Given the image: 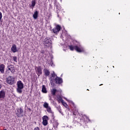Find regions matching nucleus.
<instances>
[{
    "instance_id": "1",
    "label": "nucleus",
    "mask_w": 130,
    "mask_h": 130,
    "mask_svg": "<svg viewBox=\"0 0 130 130\" xmlns=\"http://www.w3.org/2000/svg\"><path fill=\"white\" fill-rule=\"evenodd\" d=\"M51 77L50 78V83L51 85L53 84V81H55L56 84H61L62 83V79L59 77H56L54 79V77H55V74H54V72H53V74L51 75Z\"/></svg>"
},
{
    "instance_id": "2",
    "label": "nucleus",
    "mask_w": 130,
    "mask_h": 130,
    "mask_svg": "<svg viewBox=\"0 0 130 130\" xmlns=\"http://www.w3.org/2000/svg\"><path fill=\"white\" fill-rule=\"evenodd\" d=\"M44 44L45 45V48H47V47H51L52 42H51L50 38H46L44 40Z\"/></svg>"
},
{
    "instance_id": "3",
    "label": "nucleus",
    "mask_w": 130,
    "mask_h": 130,
    "mask_svg": "<svg viewBox=\"0 0 130 130\" xmlns=\"http://www.w3.org/2000/svg\"><path fill=\"white\" fill-rule=\"evenodd\" d=\"M24 88V84L22 83V81H19L17 82V91L18 93H22V89Z\"/></svg>"
},
{
    "instance_id": "4",
    "label": "nucleus",
    "mask_w": 130,
    "mask_h": 130,
    "mask_svg": "<svg viewBox=\"0 0 130 130\" xmlns=\"http://www.w3.org/2000/svg\"><path fill=\"white\" fill-rule=\"evenodd\" d=\"M69 48L71 50H74V49H75V50L77 51V52H82V51H83V50L81 49L77 46H75L74 47H73V46H69Z\"/></svg>"
},
{
    "instance_id": "5",
    "label": "nucleus",
    "mask_w": 130,
    "mask_h": 130,
    "mask_svg": "<svg viewBox=\"0 0 130 130\" xmlns=\"http://www.w3.org/2000/svg\"><path fill=\"white\" fill-rule=\"evenodd\" d=\"M14 81L15 79L12 76H9L7 78V82L8 84H10V85H13Z\"/></svg>"
},
{
    "instance_id": "6",
    "label": "nucleus",
    "mask_w": 130,
    "mask_h": 130,
    "mask_svg": "<svg viewBox=\"0 0 130 130\" xmlns=\"http://www.w3.org/2000/svg\"><path fill=\"white\" fill-rule=\"evenodd\" d=\"M24 113V111L22 108L17 109L16 114L18 117H23V113Z\"/></svg>"
},
{
    "instance_id": "7",
    "label": "nucleus",
    "mask_w": 130,
    "mask_h": 130,
    "mask_svg": "<svg viewBox=\"0 0 130 130\" xmlns=\"http://www.w3.org/2000/svg\"><path fill=\"white\" fill-rule=\"evenodd\" d=\"M60 29H61L60 26L59 25H57L56 26V27L53 28V33H58V32L60 31Z\"/></svg>"
},
{
    "instance_id": "8",
    "label": "nucleus",
    "mask_w": 130,
    "mask_h": 130,
    "mask_svg": "<svg viewBox=\"0 0 130 130\" xmlns=\"http://www.w3.org/2000/svg\"><path fill=\"white\" fill-rule=\"evenodd\" d=\"M48 117L47 116H44L43 117V125H47L48 122Z\"/></svg>"
},
{
    "instance_id": "9",
    "label": "nucleus",
    "mask_w": 130,
    "mask_h": 130,
    "mask_svg": "<svg viewBox=\"0 0 130 130\" xmlns=\"http://www.w3.org/2000/svg\"><path fill=\"white\" fill-rule=\"evenodd\" d=\"M35 69H36V72L37 74H38V76L42 74V70H41V67L40 66L37 67H36Z\"/></svg>"
},
{
    "instance_id": "10",
    "label": "nucleus",
    "mask_w": 130,
    "mask_h": 130,
    "mask_svg": "<svg viewBox=\"0 0 130 130\" xmlns=\"http://www.w3.org/2000/svg\"><path fill=\"white\" fill-rule=\"evenodd\" d=\"M8 71H7V72H8L9 73V71H10V72H11V73H12L13 74V73L15 72V67H14V66L13 65H9L8 66Z\"/></svg>"
},
{
    "instance_id": "11",
    "label": "nucleus",
    "mask_w": 130,
    "mask_h": 130,
    "mask_svg": "<svg viewBox=\"0 0 130 130\" xmlns=\"http://www.w3.org/2000/svg\"><path fill=\"white\" fill-rule=\"evenodd\" d=\"M11 51H12V52H14V53L18 51V49H17V46L16 45L14 44L12 45L11 47Z\"/></svg>"
},
{
    "instance_id": "12",
    "label": "nucleus",
    "mask_w": 130,
    "mask_h": 130,
    "mask_svg": "<svg viewBox=\"0 0 130 130\" xmlns=\"http://www.w3.org/2000/svg\"><path fill=\"white\" fill-rule=\"evenodd\" d=\"M0 72L2 74H4L5 73V65L4 64L0 65Z\"/></svg>"
},
{
    "instance_id": "13",
    "label": "nucleus",
    "mask_w": 130,
    "mask_h": 130,
    "mask_svg": "<svg viewBox=\"0 0 130 130\" xmlns=\"http://www.w3.org/2000/svg\"><path fill=\"white\" fill-rule=\"evenodd\" d=\"M6 96V92L4 90L0 91V99L4 98Z\"/></svg>"
},
{
    "instance_id": "14",
    "label": "nucleus",
    "mask_w": 130,
    "mask_h": 130,
    "mask_svg": "<svg viewBox=\"0 0 130 130\" xmlns=\"http://www.w3.org/2000/svg\"><path fill=\"white\" fill-rule=\"evenodd\" d=\"M34 19H35V20H36V19H37L38 18V11H36L34 12V14H33L32 16Z\"/></svg>"
},
{
    "instance_id": "15",
    "label": "nucleus",
    "mask_w": 130,
    "mask_h": 130,
    "mask_svg": "<svg viewBox=\"0 0 130 130\" xmlns=\"http://www.w3.org/2000/svg\"><path fill=\"white\" fill-rule=\"evenodd\" d=\"M42 92H43V93H47V90H46V87H45V85L42 86Z\"/></svg>"
},
{
    "instance_id": "16",
    "label": "nucleus",
    "mask_w": 130,
    "mask_h": 130,
    "mask_svg": "<svg viewBox=\"0 0 130 130\" xmlns=\"http://www.w3.org/2000/svg\"><path fill=\"white\" fill-rule=\"evenodd\" d=\"M56 89H53L52 90H51V94L52 95H55V93H56Z\"/></svg>"
},
{
    "instance_id": "17",
    "label": "nucleus",
    "mask_w": 130,
    "mask_h": 130,
    "mask_svg": "<svg viewBox=\"0 0 130 130\" xmlns=\"http://www.w3.org/2000/svg\"><path fill=\"white\" fill-rule=\"evenodd\" d=\"M35 5H36V3L35 2V0H33L31 2V7H32V8H34V7H35Z\"/></svg>"
},
{
    "instance_id": "18",
    "label": "nucleus",
    "mask_w": 130,
    "mask_h": 130,
    "mask_svg": "<svg viewBox=\"0 0 130 130\" xmlns=\"http://www.w3.org/2000/svg\"><path fill=\"white\" fill-rule=\"evenodd\" d=\"M43 107L45 108H48V107H49V106H48V104L47 103H44L43 105Z\"/></svg>"
},
{
    "instance_id": "19",
    "label": "nucleus",
    "mask_w": 130,
    "mask_h": 130,
    "mask_svg": "<svg viewBox=\"0 0 130 130\" xmlns=\"http://www.w3.org/2000/svg\"><path fill=\"white\" fill-rule=\"evenodd\" d=\"M47 111L49 112V113H51L52 111H51V108L50 107H49L47 108Z\"/></svg>"
},
{
    "instance_id": "20",
    "label": "nucleus",
    "mask_w": 130,
    "mask_h": 130,
    "mask_svg": "<svg viewBox=\"0 0 130 130\" xmlns=\"http://www.w3.org/2000/svg\"><path fill=\"white\" fill-rule=\"evenodd\" d=\"M49 74H50V73H49V71L48 70H45V74L46 76H48Z\"/></svg>"
},
{
    "instance_id": "21",
    "label": "nucleus",
    "mask_w": 130,
    "mask_h": 130,
    "mask_svg": "<svg viewBox=\"0 0 130 130\" xmlns=\"http://www.w3.org/2000/svg\"><path fill=\"white\" fill-rule=\"evenodd\" d=\"M13 60H14V61H15L16 62H17V57H16V56H13Z\"/></svg>"
},
{
    "instance_id": "22",
    "label": "nucleus",
    "mask_w": 130,
    "mask_h": 130,
    "mask_svg": "<svg viewBox=\"0 0 130 130\" xmlns=\"http://www.w3.org/2000/svg\"><path fill=\"white\" fill-rule=\"evenodd\" d=\"M58 100H59V101H60L61 102H62L63 101V100H62V99H61V97H59L58 98Z\"/></svg>"
},
{
    "instance_id": "23",
    "label": "nucleus",
    "mask_w": 130,
    "mask_h": 130,
    "mask_svg": "<svg viewBox=\"0 0 130 130\" xmlns=\"http://www.w3.org/2000/svg\"><path fill=\"white\" fill-rule=\"evenodd\" d=\"M2 18H3V15L2 14V12H0V22L2 20Z\"/></svg>"
},
{
    "instance_id": "24",
    "label": "nucleus",
    "mask_w": 130,
    "mask_h": 130,
    "mask_svg": "<svg viewBox=\"0 0 130 130\" xmlns=\"http://www.w3.org/2000/svg\"><path fill=\"white\" fill-rule=\"evenodd\" d=\"M34 130H40V129L39 128V127H36L35 128Z\"/></svg>"
},
{
    "instance_id": "25",
    "label": "nucleus",
    "mask_w": 130,
    "mask_h": 130,
    "mask_svg": "<svg viewBox=\"0 0 130 130\" xmlns=\"http://www.w3.org/2000/svg\"><path fill=\"white\" fill-rule=\"evenodd\" d=\"M59 112H60V113H61V114H62V113H61V110H59Z\"/></svg>"
},
{
    "instance_id": "26",
    "label": "nucleus",
    "mask_w": 130,
    "mask_h": 130,
    "mask_svg": "<svg viewBox=\"0 0 130 130\" xmlns=\"http://www.w3.org/2000/svg\"><path fill=\"white\" fill-rule=\"evenodd\" d=\"M1 88H2V85H0V89H1Z\"/></svg>"
},
{
    "instance_id": "27",
    "label": "nucleus",
    "mask_w": 130,
    "mask_h": 130,
    "mask_svg": "<svg viewBox=\"0 0 130 130\" xmlns=\"http://www.w3.org/2000/svg\"><path fill=\"white\" fill-rule=\"evenodd\" d=\"M4 130H7V129H4Z\"/></svg>"
}]
</instances>
